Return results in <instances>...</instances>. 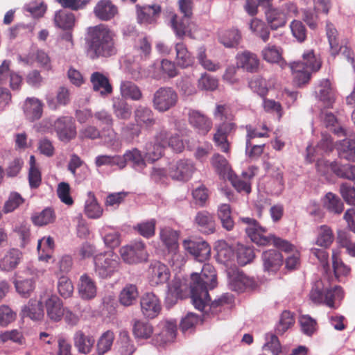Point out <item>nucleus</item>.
Here are the masks:
<instances>
[{
	"label": "nucleus",
	"instance_id": "obj_1",
	"mask_svg": "<svg viewBox=\"0 0 355 355\" xmlns=\"http://www.w3.org/2000/svg\"><path fill=\"white\" fill-rule=\"evenodd\" d=\"M191 282V298L195 308L201 311H211L216 314L226 305L232 302V296L230 294L223 295L208 304L210 299L208 291L214 288L217 285L216 271L213 266L204 264L200 274L193 273Z\"/></svg>",
	"mask_w": 355,
	"mask_h": 355
},
{
	"label": "nucleus",
	"instance_id": "obj_2",
	"mask_svg": "<svg viewBox=\"0 0 355 355\" xmlns=\"http://www.w3.org/2000/svg\"><path fill=\"white\" fill-rule=\"evenodd\" d=\"M240 220L245 224V232L251 241L259 245L272 244L286 252H293L286 259V267L288 269H295L300 264V252L295 247L286 240L273 235L266 236V229L261 227L258 222L249 217H243Z\"/></svg>",
	"mask_w": 355,
	"mask_h": 355
},
{
	"label": "nucleus",
	"instance_id": "obj_3",
	"mask_svg": "<svg viewBox=\"0 0 355 355\" xmlns=\"http://www.w3.org/2000/svg\"><path fill=\"white\" fill-rule=\"evenodd\" d=\"M87 53L92 59L110 57L116 53V35L105 24L88 28Z\"/></svg>",
	"mask_w": 355,
	"mask_h": 355
},
{
	"label": "nucleus",
	"instance_id": "obj_4",
	"mask_svg": "<svg viewBox=\"0 0 355 355\" xmlns=\"http://www.w3.org/2000/svg\"><path fill=\"white\" fill-rule=\"evenodd\" d=\"M179 9L184 15L182 18L174 15L171 19L172 27L176 36L182 38L186 35L193 39L200 38L197 25L190 21L192 15L193 0H179Z\"/></svg>",
	"mask_w": 355,
	"mask_h": 355
},
{
	"label": "nucleus",
	"instance_id": "obj_5",
	"mask_svg": "<svg viewBox=\"0 0 355 355\" xmlns=\"http://www.w3.org/2000/svg\"><path fill=\"white\" fill-rule=\"evenodd\" d=\"M289 66L295 83L301 86L309 82L311 72L319 70L321 62L315 58L312 50H309L303 53L302 61L292 62Z\"/></svg>",
	"mask_w": 355,
	"mask_h": 355
},
{
	"label": "nucleus",
	"instance_id": "obj_6",
	"mask_svg": "<svg viewBox=\"0 0 355 355\" xmlns=\"http://www.w3.org/2000/svg\"><path fill=\"white\" fill-rule=\"evenodd\" d=\"M134 117L137 126L133 124L125 125L121 132L122 136L128 142L139 135V128H148L155 123L153 112L146 106L138 105L134 111Z\"/></svg>",
	"mask_w": 355,
	"mask_h": 355
},
{
	"label": "nucleus",
	"instance_id": "obj_7",
	"mask_svg": "<svg viewBox=\"0 0 355 355\" xmlns=\"http://www.w3.org/2000/svg\"><path fill=\"white\" fill-rule=\"evenodd\" d=\"M94 272L101 279L112 277L120 268L118 255L113 251L101 252L94 256Z\"/></svg>",
	"mask_w": 355,
	"mask_h": 355
},
{
	"label": "nucleus",
	"instance_id": "obj_8",
	"mask_svg": "<svg viewBox=\"0 0 355 355\" xmlns=\"http://www.w3.org/2000/svg\"><path fill=\"white\" fill-rule=\"evenodd\" d=\"M343 295L341 287L324 288L322 282L318 281L310 293V299L314 303L324 304L330 308H336L338 303L343 298Z\"/></svg>",
	"mask_w": 355,
	"mask_h": 355
},
{
	"label": "nucleus",
	"instance_id": "obj_9",
	"mask_svg": "<svg viewBox=\"0 0 355 355\" xmlns=\"http://www.w3.org/2000/svg\"><path fill=\"white\" fill-rule=\"evenodd\" d=\"M159 239L171 254L173 263L177 262L178 265H182L184 262V257L179 252L178 232L168 227H164L160 230Z\"/></svg>",
	"mask_w": 355,
	"mask_h": 355
},
{
	"label": "nucleus",
	"instance_id": "obj_10",
	"mask_svg": "<svg viewBox=\"0 0 355 355\" xmlns=\"http://www.w3.org/2000/svg\"><path fill=\"white\" fill-rule=\"evenodd\" d=\"M178 101V93L171 87H162L153 95V108L159 112H166L174 107Z\"/></svg>",
	"mask_w": 355,
	"mask_h": 355
},
{
	"label": "nucleus",
	"instance_id": "obj_11",
	"mask_svg": "<svg viewBox=\"0 0 355 355\" xmlns=\"http://www.w3.org/2000/svg\"><path fill=\"white\" fill-rule=\"evenodd\" d=\"M123 261L128 264H137L148 259V254L145 244L142 241H135L119 250Z\"/></svg>",
	"mask_w": 355,
	"mask_h": 355
},
{
	"label": "nucleus",
	"instance_id": "obj_12",
	"mask_svg": "<svg viewBox=\"0 0 355 355\" xmlns=\"http://www.w3.org/2000/svg\"><path fill=\"white\" fill-rule=\"evenodd\" d=\"M54 131L62 142H69L77 135L76 126L73 119L71 116H60L54 121Z\"/></svg>",
	"mask_w": 355,
	"mask_h": 355
},
{
	"label": "nucleus",
	"instance_id": "obj_13",
	"mask_svg": "<svg viewBox=\"0 0 355 355\" xmlns=\"http://www.w3.org/2000/svg\"><path fill=\"white\" fill-rule=\"evenodd\" d=\"M167 146V130L162 128L156 135L155 141L146 144L145 147V157L151 162L158 160L163 154L164 148Z\"/></svg>",
	"mask_w": 355,
	"mask_h": 355
},
{
	"label": "nucleus",
	"instance_id": "obj_14",
	"mask_svg": "<svg viewBox=\"0 0 355 355\" xmlns=\"http://www.w3.org/2000/svg\"><path fill=\"white\" fill-rule=\"evenodd\" d=\"M326 34L330 46L331 54L333 56H336L340 52L342 55L353 64V53L351 52V50L347 46L340 45L338 38V31L334 26L328 21L326 24Z\"/></svg>",
	"mask_w": 355,
	"mask_h": 355
},
{
	"label": "nucleus",
	"instance_id": "obj_15",
	"mask_svg": "<svg viewBox=\"0 0 355 355\" xmlns=\"http://www.w3.org/2000/svg\"><path fill=\"white\" fill-rule=\"evenodd\" d=\"M196 168L192 161L180 159L171 164L168 168V175L174 180L188 181L194 173Z\"/></svg>",
	"mask_w": 355,
	"mask_h": 355
},
{
	"label": "nucleus",
	"instance_id": "obj_16",
	"mask_svg": "<svg viewBox=\"0 0 355 355\" xmlns=\"http://www.w3.org/2000/svg\"><path fill=\"white\" fill-rule=\"evenodd\" d=\"M182 245L185 250L200 262L207 260L210 257L211 248L202 239H186L184 240Z\"/></svg>",
	"mask_w": 355,
	"mask_h": 355
},
{
	"label": "nucleus",
	"instance_id": "obj_17",
	"mask_svg": "<svg viewBox=\"0 0 355 355\" xmlns=\"http://www.w3.org/2000/svg\"><path fill=\"white\" fill-rule=\"evenodd\" d=\"M171 272L168 268L160 261L152 262L147 270V277L153 286L166 283L169 279Z\"/></svg>",
	"mask_w": 355,
	"mask_h": 355
},
{
	"label": "nucleus",
	"instance_id": "obj_18",
	"mask_svg": "<svg viewBox=\"0 0 355 355\" xmlns=\"http://www.w3.org/2000/svg\"><path fill=\"white\" fill-rule=\"evenodd\" d=\"M141 310L148 318H156L162 311V304L158 297L153 293L144 294L140 300Z\"/></svg>",
	"mask_w": 355,
	"mask_h": 355
},
{
	"label": "nucleus",
	"instance_id": "obj_19",
	"mask_svg": "<svg viewBox=\"0 0 355 355\" xmlns=\"http://www.w3.org/2000/svg\"><path fill=\"white\" fill-rule=\"evenodd\" d=\"M79 297L84 300H91L97 295L96 282L87 274L82 275L77 284Z\"/></svg>",
	"mask_w": 355,
	"mask_h": 355
},
{
	"label": "nucleus",
	"instance_id": "obj_20",
	"mask_svg": "<svg viewBox=\"0 0 355 355\" xmlns=\"http://www.w3.org/2000/svg\"><path fill=\"white\" fill-rule=\"evenodd\" d=\"M189 124L200 135H207L212 128L211 120L202 112L191 110L189 112Z\"/></svg>",
	"mask_w": 355,
	"mask_h": 355
},
{
	"label": "nucleus",
	"instance_id": "obj_21",
	"mask_svg": "<svg viewBox=\"0 0 355 355\" xmlns=\"http://www.w3.org/2000/svg\"><path fill=\"white\" fill-rule=\"evenodd\" d=\"M121 158L123 162L121 170L126 166L128 162L135 171L139 172H142L146 167L145 155H143L141 151L137 148L126 150L123 155H121Z\"/></svg>",
	"mask_w": 355,
	"mask_h": 355
},
{
	"label": "nucleus",
	"instance_id": "obj_22",
	"mask_svg": "<svg viewBox=\"0 0 355 355\" xmlns=\"http://www.w3.org/2000/svg\"><path fill=\"white\" fill-rule=\"evenodd\" d=\"M234 130H235L234 123L223 122L216 128V132L214 135L215 144L225 153H229L230 150L227 135Z\"/></svg>",
	"mask_w": 355,
	"mask_h": 355
},
{
	"label": "nucleus",
	"instance_id": "obj_23",
	"mask_svg": "<svg viewBox=\"0 0 355 355\" xmlns=\"http://www.w3.org/2000/svg\"><path fill=\"white\" fill-rule=\"evenodd\" d=\"M46 315L53 322L61 320L64 313L62 300L56 295H51L44 302Z\"/></svg>",
	"mask_w": 355,
	"mask_h": 355
},
{
	"label": "nucleus",
	"instance_id": "obj_24",
	"mask_svg": "<svg viewBox=\"0 0 355 355\" xmlns=\"http://www.w3.org/2000/svg\"><path fill=\"white\" fill-rule=\"evenodd\" d=\"M194 223L198 230L203 234H210L216 231L215 218L207 211H198L195 216Z\"/></svg>",
	"mask_w": 355,
	"mask_h": 355
},
{
	"label": "nucleus",
	"instance_id": "obj_25",
	"mask_svg": "<svg viewBox=\"0 0 355 355\" xmlns=\"http://www.w3.org/2000/svg\"><path fill=\"white\" fill-rule=\"evenodd\" d=\"M262 260L265 271L275 273L283 264V257L276 250H269L262 254Z\"/></svg>",
	"mask_w": 355,
	"mask_h": 355
},
{
	"label": "nucleus",
	"instance_id": "obj_26",
	"mask_svg": "<svg viewBox=\"0 0 355 355\" xmlns=\"http://www.w3.org/2000/svg\"><path fill=\"white\" fill-rule=\"evenodd\" d=\"M160 332L156 333V342L161 345L174 340L176 336L177 325L173 321H164L159 324Z\"/></svg>",
	"mask_w": 355,
	"mask_h": 355
},
{
	"label": "nucleus",
	"instance_id": "obj_27",
	"mask_svg": "<svg viewBox=\"0 0 355 355\" xmlns=\"http://www.w3.org/2000/svg\"><path fill=\"white\" fill-rule=\"evenodd\" d=\"M255 175L253 168H250L248 171L242 173V178H238L234 172L231 174V177H228L229 180L233 187L239 192H244L245 193H250L251 191L250 180Z\"/></svg>",
	"mask_w": 355,
	"mask_h": 355
},
{
	"label": "nucleus",
	"instance_id": "obj_28",
	"mask_svg": "<svg viewBox=\"0 0 355 355\" xmlns=\"http://www.w3.org/2000/svg\"><path fill=\"white\" fill-rule=\"evenodd\" d=\"M44 103L37 98H27L24 103L23 110L26 118L34 121L41 118L43 113Z\"/></svg>",
	"mask_w": 355,
	"mask_h": 355
},
{
	"label": "nucleus",
	"instance_id": "obj_29",
	"mask_svg": "<svg viewBox=\"0 0 355 355\" xmlns=\"http://www.w3.org/2000/svg\"><path fill=\"white\" fill-rule=\"evenodd\" d=\"M230 289L243 292L247 287L252 285V280L247 277L242 271L232 270L228 273Z\"/></svg>",
	"mask_w": 355,
	"mask_h": 355
},
{
	"label": "nucleus",
	"instance_id": "obj_30",
	"mask_svg": "<svg viewBox=\"0 0 355 355\" xmlns=\"http://www.w3.org/2000/svg\"><path fill=\"white\" fill-rule=\"evenodd\" d=\"M236 64L238 67H241L248 72L253 73L259 69V60L255 53L244 51L237 54Z\"/></svg>",
	"mask_w": 355,
	"mask_h": 355
},
{
	"label": "nucleus",
	"instance_id": "obj_31",
	"mask_svg": "<svg viewBox=\"0 0 355 355\" xmlns=\"http://www.w3.org/2000/svg\"><path fill=\"white\" fill-rule=\"evenodd\" d=\"M90 81L94 92L105 97L112 92V87L108 78L100 72H94L90 77Z\"/></svg>",
	"mask_w": 355,
	"mask_h": 355
},
{
	"label": "nucleus",
	"instance_id": "obj_32",
	"mask_svg": "<svg viewBox=\"0 0 355 355\" xmlns=\"http://www.w3.org/2000/svg\"><path fill=\"white\" fill-rule=\"evenodd\" d=\"M137 8L138 22L144 25L154 23L161 12V8L158 5L144 6L142 7L137 6Z\"/></svg>",
	"mask_w": 355,
	"mask_h": 355
},
{
	"label": "nucleus",
	"instance_id": "obj_33",
	"mask_svg": "<svg viewBox=\"0 0 355 355\" xmlns=\"http://www.w3.org/2000/svg\"><path fill=\"white\" fill-rule=\"evenodd\" d=\"M46 104L52 110H58L60 106H65L70 102V92L68 88L60 87L57 91L56 96L47 94L46 96Z\"/></svg>",
	"mask_w": 355,
	"mask_h": 355
},
{
	"label": "nucleus",
	"instance_id": "obj_34",
	"mask_svg": "<svg viewBox=\"0 0 355 355\" xmlns=\"http://www.w3.org/2000/svg\"><path fill=\"white\" fill-rule=\"evenodd\" d=\"M266 21L272 30L285 26L287 21L286 12L272 6L267 8L264 10Z\"/></svg>",
	"mask_w": 355,
	"mask_h": 355
},
{
	"label": "nucleus",
	"instance_id": "obj_35",
	"mask_svg": "<svg viewBox=\"0 0 355 355\" xmlns=\"http://www.w3.org/2000/svg\"><path fill=\"white\" fill-rule=\"evenodd\" d=\"M22 259L21 252L15 248L10 249L0 259V270L10 272L15 269Z\"/></svg>",
	"mask_w": 355,
	"mask_h": 355
},
{
	"label": "nucleus",
	"instance_id": "obj_36",
	"mask_svg": "<svg viewBox=\"0 0 355 355\" xmlns=\"http://www.w3.org/2000/svg\"><path fill=\"white\" fill-rule=\"evenodd\" d=\"M94 12L98 19L107 21L117 13V8L110 0H101L94 7Z\"/></svg>",
	"mask_w": 355,
	"mask_h": 355
},
{
	"label": "nucleus",
	"instance_id": "obj_37",
	"mask_svg": "<svg viewBox=\"0 0 355 355\" xmlns=\"http://www.w3.org/2000/svg\"><path fill=\"white\" fill-rule=\"evenodd\" d=\"M74 346L80 354H89L95 343V339L92 336L85 335L83 331H78L73 336Z\"/></svg>",
	"mask_w": 355,
	"mask_h": 355
},
{
	"label": "nucleus",
	"instance_id": "obj_38",
	"mask_svg": "<svg viewBox=\"0 0 355 355\" xmlns=\"http://www.w3.org/2000/svg\"><path fill=\"white\" fill-rule=\"evenodd\" d=\"M85 214L89 218L97 219L102 216L103 209L98 203L94 193L89 191L84 206Z\"/></svg>",
	"mask_w": 355,
	"mask_h": 355
},
{
	"label": "nucleus",
	"instance_id": "obj_39",
	"mask_svg": "<svg viewBox=\"0 0 355 355\" xmlns=\"http://www.w3.org/2000/svg\"><path fill=\"white\" fill-rule=\"evenodd\" d=\"M120 94L123 99L139 101L143 98V93L140 87L135 83L123 80L120 85Z\"/></svg>",
	"mask_w": 355,
	"mask_h": 355
},
{
	"label": "nucleus",
	"instance_id": "obj_40",
	"mask_svg": "<svg viewBox=\"0 0 355 355\" xmlns=\"http://www.w3.org/2000/svg\"><path fill=\"white\" fill-rule=\"evenodd\" d=\"M315 93L319 99L322 101L327 107H331L334 102L335 95L331 83L328 79L320 81L316 88Z\"/></svg>",
	"mask_w": 355,
	"mask_h": 355
},
{
	"label": "nucleus",
	"instance_id": "obj_41",
	"mask_svg": "<svg viewBox=\"0 0 355 355\" xmlns=\"http://www.w3.org/2000/svg\"><path fill=\"white\" fill-rule=\"evenodd\" d=\"M176 52L175 62L178 66L182 68H187L194 63V57L188 51L185 44L178 42L175 46Z\"/></svg>",
	"mask_w": 355,
	"mask_h": 355
},
{
	"label": "nucleus",
	"instance_id": "obj_42",
	"mask_svg": "<svg viewBox=\"0 0 355 355\" xmlns=\"http://www.w3.org/2000/svg\"><path fill=\"white\" fill-rule=\"evenodd\" d=\"M138 297L137 286L135 284H127L121 291L119 299L122 305L129 306L136 302Z\"/></svg>",
	"mask_w": 355,
	"mask_h": 355
},
{
	"label": "nucleus",
	"instance_id": "obj_43",
	"mask_svg": "<svg viewBox=\"0 0 355 355\" xmlns=\"http://www.w3.org/2000/svg\"><path fill=\"white\" fill-rule=\"evenodd\" d=\"M186 285L182 284L178 278H175L168 286V292L166 297L167 304H173L182 297V293Z\"/></svg>",
	"mask_w": 355,
	"mask_h": 355
},
{
	"label": "nucleus",
	"instance_id": "obj_44",
	"mask_svg": "<svg viewBox=\"0 0 355 355\" xmlns=\"http://www.w3.org/2000/svg\"><path fill=\"white\" fill-rule=\"evenodd\" d=\"M23 317H27L32 320H40L44 317L42 304L40 302L31 300L21 310Z\"/></svg>",
	"mask_w": 355,
	"mask_h": 355
},
{
	"label": "nucleus",
	"instance_id": "obj_45",
	"mask_svg": "<svg viewBox=\"0 0 355 355\" xmlns=\"http://www.w3.org/2000/svg\"><path fill=\"white\" fill-rule=\"evenodd\" d=\"M151 52V46L146 37H138L134 44L133 53L136 59L139 60H146Z\"/></svg>",
	"mask_w": 355,
	"mask_h": 355
},
{
	"label": "nucleus",
	"instance_id": "obj_46",
	"mask_svg": "<svg viewBox=\"0 0 355 355\" xmlns=\"http://www.w3.org/2000/svg\"><path fill=\"white\" fill-rule=\"evenodd\" d=\"M324 207L329 212L340 214L344 209V205L340 198L336 194L329 192L322 198Z\"/></svg>",
	"mask_w": 355,
	"mask_h": 355
},
{
	"label": "nucleus",
	"instance_id": "obj_47",
	"mask_svg": "<svg viewBox=\"0 0 355 355\" xmlns=\"http://www.w3.org/2000/svg\"><path fill=\"white\" fill-rule=\"evenodd\" d=\"M249 27L251 32L263 42L269 40L270 35L269 28L263 21L254 18L250 21Z\"/></svg>",
	"mask_w": 355,
	"mask_h": 355
},
{
	"label": "nucleus",
	"instance_id": "obj_48",
	"mask_svg": "<svg viewBox=\"0 0 355 355\" xmlns=\"http://www.w3.org/2000/svg\"><path fill=\"white\" fill-rule=\"evenodd\" d=\"M211 165L217 173L224 179L231 177L233 173L227 159L219 154H215L211 158Z\"/></svg>",
	"mask_w": 355,
	"mask_h": 355
},
{
	"label": "nucleus",
	"instance_id": "obj_49",
	"mask_svg": "<svg viewBox=\"0 0 355 355\" xmlns=\"http://www.w3.org/2000/svg\"><path fill=\"white\" fill-rule=\"evenodd\" d=\"M328 166L337 176L355 181V165L346 164L338 166L336 162H331Z\"/></svg>",
	"mask_w": 355,
	"mask_h": 355
},
{
	"label": "nucleus",
	"instance_id": "obj_50",
	"mask_svg": "<svg viewBox=\"0 0 355 355\" xmlns=\"http://www.w3.org/2000/svg\"><path fill=\"white\" fill-rule=\"evenodd\" d=\"M112 108L114 114L118 119L127 120L131 116V107L123 98H113Z\"/></svg>",
	"mask_w": 355,
	"mask_h": 355
},
{
	"label": "nucleus",
	"instance_id": "obj_51",
	"mask_svg": "<svg viewBox=\"0 0 355 355\" xmlns=\"http://www.w3.org/2000/svg\"><path fill=\"white\" fill-rule=\"evenodd\" d=\"M54 248L53 239L49 237H44L38 241L37 250L39 259L40 261H49L51 259V253Z\"/></svg>",
	"mask_w": 355,
	"mask_h": 355
},
{
	"label": "nucleus",
	"instance_id": "obj_52",
	"mask_svg": "<svg viewBox=\"0 0 355 355\" xmlns=\"http://www.w3.org/2000/svg\"><path fill=\"white\" fill-rule=\"evenodd\" d=\"M282 49L275 45L268 44L261 51L263 60L270 63L281 62V67H283L284 62L282 61Z\"/></svg>",
	"mask_w": 355,
	"mask_h": 355
},
{
	"label": "nucleus",
	"instance_id": "obj_53",
	"mask_svg": "<svg viewBox=\"0 0 355 355\" xmlns=\"http://www.w3.org/2000/svg\"><path fill=\"white\" fill-rule=\"evenodd\" d=\"M218 40L225 47H235L239 43L241 34L237 29L225 31L220 33Z\"/></svg>",
	"mask_w": 355,
	"mask_h": 355
},
{
	"label": "nucleus",
	"instance_id": "obj_54",
	"mask_svg": "<svg viewBox=\"0 0 355 355\" xmlns=\"http://www.w3.org/2000/svg\"><path fill=\"white\" fill-rule=\"evenodd\" d=\"M95 165L96 167L100 168L104 166L114 167L121 170V166L123 165V162L121 158V155H100L95 158Z\"/></svg>",
	"mask_w": 355,
	"mask_h": 355
},
{
	"label": "nucleus",
	"instance_id": "obj_55",
	"mask_svg": "<svg viewBox=\"0 0 355 355\" xmlns=\"http://www.w3.org/2000/svg\"><path fill=\"white\" fill-rule=\"evenodd\" d=\"M54 21L55 25L62 29H70L74 25L75 17L71 12L60 10L55 13Z\"/></svg>",
	"mask_w": 355,
	"mask_h": 355
},
{
	"label": "nucleus",
	"instance_id": "obj_56",
	"mask_svg": "<svg viewBox=\"0 0 355 355\" xmlns=\"http://www.w3.org/2000/svg\"><path fill=\"white\" fill-rule=\"evenodd\" d=\"M317 232L316 245L325 248L329 247L334 241L331 229L327 225H321L318 228Z\"/></svg>",
	"mask_w": 355,
	"mask_h": 355
},
{
	"label": "nucleus",
	"instance_id": "obj_57",
	"mask_svg": "<svg viewBox=\"0 0 355 355\" xmlns=\"http://www.w3.org/2000/svg\"><path fill=\"white\" fill-rule=\"evenodd\" d=\"M215 249L217 252L218 259L225 263L231 261L234 256V250L223 240L216 243Z\"/></svg>",
	"mask_w": 355,
	"mask_h": 355
},
{
	"label": "nucleus",
	"instance_id": "obj_58",
	"mask_svg": "<svg viewBox=\"0 0 355 355\" xmlns=\"http://www.w3.org/2000/svg\"><path fill=\"white\" fill-rule=\"evenodd\" d=\"M133 334L136 338L147 339L153 333V327L148 322L136 320L133 324Z\"/></svg>",
	"mask_w": 355,
	"mask_h": 355
},
{
	"label": "nucleus",
	"instance_id": "obj_59",
	"mask_svg": "<svg viewBox=\"0 0 355 355\" xmlns=\"http://www.w3.org/2000/svg\"><path fill=\"white\" fill-rule=\"evenodd\" d=\"M236 255L237 262L241 266L250 263L254 258L253 250L249 246L241 244H237L236 247Z\"/></svg>",
	"mask_w": 355,
	"mask_h": 355
},
{
	"label": "nucleus",
	"instance_id": "obj_60",
	"mask_svg": "<svg viewBox=\"0 0 355 355\" xmlns=\"http://www.w3.org/2000/svg\"><path fill=\"white\" fill-rule=\"evenodd\" d=\"M31 219L35 225L43 226L53 223L55 219V215L53 209L46 208L40 213L33 214Z\"/></svg>",
	"mask_w": 355,
	"mask_h": 355
},
{
	"label": "nucleus",
	"instance_id": "obj_61",
	"mask_svg": "<svg viewBox=\"0 0 355 355\" xmlns=\"http://www.w3.org/2000/svg\"><path fill=\"white\" fill-rule=\"evenodd\" d=\"M247 130L246 141L248 146L251 145V139L256 137H268L269 128L264 123L259 127H253L252 125L245 126Z\"/></svg>",
	"mask_w": 355,
	"mask_h": 355
},
{
	"label": "nucleus",
	"instance_id": "obj_62",
	"mask_svg": "<svg viewBox=\"0 0 355 355\" xmlns=\"http://www.w3.org/2000/svg\"><path fill=\"white\" fill-rule=\"evenodd\" d=\"M114 334L112 331H107L99 338L97 343V353L98 355H103L109 350L113 344Z\"/></svg>",
	"mask_w": 355,
	"mask_h": 355
},
{
	"label": "nucleus",
	"instance_id": "obj_63",
	"mask_svg": "<svg viewBox=\"0 0 355 355\" xmlns=\"http://www.w3.org/2000/svg\"><path fill=\"white\" fill-rule=\"evenodd\" d=\"M105 245L107 247L115 248L120 244V234L114 228L104 227L101 232Z\"/></svg>",
	"mask_w": 355,
	"mask_h": 355
},
{
	"label": "nucleus",
	"instance_id": "obj_64",
	"mask_svg": "<svg viewBox=\"0 0 355 355\" xmlns=\"http://www.w3.org/2000/svg\"><path fill=\"white\" fill-rule=\"evenodd\" d=\"M218 216L225 229L228 231L233 229L234 223L231 216V209L229 205H221L218 209Z\"/></svg>",
	"mask_w": 355,
	"mask_h": 355
}]
</instances>
